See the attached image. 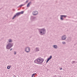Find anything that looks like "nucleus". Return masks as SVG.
Here are the masks:
<instances>
[{"mask_svg": "<svg viewBox=\"0 0 77 77\" xmlns=\"http://www.w3.org/2000/svg\"><path fill=\"white\" fill-rule=\"evenodd\" d=\"M12 40L11 39H9L8 40V42H9L8 43V44L7 45L6 48L7 49L9 50L12 47L13 45H14V44L12 43Z\"/></svg>", "mask_w": 77, "mask_h": 77, "instance_id": "f257e3e1", "label": "nucleus"}, {"mask_svg": "<svg viewBox=\"0 0 77 77\" xmlns=\"http://www.w3.org/2000/svg\"><path fill=\"white\" fill-rule=\"evenodd\" d=\"M44 62V60L41 58H38L34 61V62L37 64H41Z\"/></svg>", "mask_w": 77, "mask_h": 77, "instance_id": "f03ea898", "label": "nucleus"}, {"mask_svg": "<svg viewBox=\"0 0 77 77\" xmlns=\"http://www.w3.org/2000/svg\"><path fill=\"white\" fill-rule=\"evenodd\" d=\"M38 30L41 35H45V33H46V30H45V29L44 28L38 29Z\"/></svg>", "mask_w": 77, "mask_h": 77, "instance_id": "7ed1b4c3", "label": "nucleus"}, {"mask_svg": "<svg viewBox=\"0 0 77 77\" xmlns=\"http://www.w3.org/2000/svg\"><path fill=\"white\" fill-rule=\"evenodd\" d=\"M24 14V11H22L20 12H18L17 13L16 15L12 17V19H14V18H15L16 17H18L19 15H20L21 14Z\"/></svg>", "mask_w": 77, "mask_h": 77, "instance_id": "20e7f679", "label": "nucleus"}, {"mask_svg": "<svg viewBox=\"0 0 77 77\" xmlns=\"http://www.w3.org/2000/svg\"><path fill=\"white\" fill-rule=\"evenodd\" d=\"M38 11H34L32 12V14L34 16H36V15H38Z\"/></svg>", "mask_w": 77, "mask_h": 77, "instance_id": "39448f33", "label": "nucleus"}, {"mask_svg": "<svg viewBox=\"0 0 77 77\" xmlns=\"http://www.w3.org/2000/svg\"><path fill=\"white\" fill-rule=\"evenodd\" d=\"M30 49L29 47L27 46L26 47L25 51L26 53H29L30 51Z\"/></svg>", "mask_w": 77, "mask_h": 77, "instance_id": "423d86ee", "label": "nucleus"}, {"mask_svg": "<svg viewBox=\"0 0 77 77\" xmlns=\"http://www.w3.org/2000/svg\"><path fill=\"white\" fill-rule=\"evenodd\" d=\"M60 17L61 20H63V18H66L67 17V16L66 15H61Z\"/></svg>", "mask_w": 77, "mask_h": 77, "instance_id": "0eeeda50", "label": "nucleus"}, {"mask_svg": "<svg viewBox=\"0 0 77 77\" xmlns=\"http://www.w3.org/2000/svg\"><path fill=\"white\" fill-rule=\"evenodd\" d=\"M66 36L65 35H64L61 37L62 40H66Z\"/></svg>", "mask_w": 77, "mask_h": 77, "instance_id": "6e6552de", "label": "nucleus"}, {"mask_svg": "<svg viewBox=\"0 0 77 77\" xmlns=\"http://www.w3.org/2000/svg\"><path fill=\"white\" fill-rule=\"evenodd\" d=\"M52 59V56L51 55L49 58H48L46 61V63H47L50 59Z\"/></svg>", "mask_w": 77, "mask_h": 77, "instance_id": "1a4fd4ad", "label": "nucleus"}, {"mask_svg": "<svg viewBox=\"0 0 77 77\" xmlns=\"http://www.w3.org/2000/svg\"><path fill=\"white\" fill-rule=\"evenodd\" d=\"M72 39V38H71V37H69L67 38V41L69 42V41H71Z\"/></svg>", "mask_w": 77, "mask_h": 77, "instance_id": "9d476101", "label": "nucleus"}, {"mask_svg": "<svg viewBox=\"0 0 77 77\" xmlns=\"http://www.w3.org/2000/svg\"><path fill=\"white\" fill-rule=\"evenodd\" d=\"M30 5H31V2H29L27 5V7L29 8V7L30 6Z\"/></svg>", "mask_w": 77, "mask_h": 77, "instance_id": "9b49d317", "label": "nucleus"}, {"mask_svg": "<svg viewBox=\"0 0 77 77\" xmlns=\"http://www.w3.org/2000/svg\"><path fill=\"white\" fill-rule=\"evenodd\" d=\"M54 48L55 49H57L58 48L57 45H55L53 46Z\"/></svg>", "mask_w": 77, "mask_h": 77, "instance_id": "f8f14e48", "label": "nucleus"}, {"mask_svg": "<svg viewBox=\"0 0 77 77\" xmlns=\"http://www.w3.org/2000/svg\"><path fill=\"white\" fill-rule=\"evenodd\" d=\"M31 18L33 20H35V19H36V17H33L32 16Z\"/></svg>", "mask_w": 77, "mask_h": 77, "instance_id": "ddd939ff", "label": "nucleus"}, {"mask_svg": "<svg viewBox=\"0 0 77 77\" xmlns=\"http://www.w3.org/2000/svg\"><path fill=\"white\" fill-rule=\"evenodd\" d=\"M35 51H39V48H35Z\"/></svg>", "mask_w": 77, "mask_h": 77, "instance_id": "4468645a", "label": "nucleus"}, {"mask_svg": "<svg viewBox=\"0 0 77 77\" xmlns=\"http://www.w3.org/2000/svg\"><path fill=\"white\" fill-rule=\"evenodd\" d=\"M11 66H8L7 68L8 69H10V68H11Z\"/></svg>", "mask_w": 77, "mask_h": 77, "instance_id": "2eb2a0df", "label": "nucleus"}, {"mask_svg": "<svg viewBox=\"0 0 77 77\" xmlns=\"http://www.w3.org/2000/svg\"><path fill=\"white\" fill-rule=\"evenodd\" d=\"M36 74V73H34L32 75V77H35V75Z\"/></svg>", "mask_w": 77, "mask_h": 77, "instance_id": "dca6fc26", "label": "nucleus"}, {"mask_svg": "<svg viewBox=\"0 0 77 77\" xmlns=\"http://www.w3.org/2000/svg\"><path fill=\"white\" fill-rule=\"evenodd\" d=\"M62 42L63 44L65 45L66 44V42Z\"/></svg>", "mask_w": 77, "mask_h": 77, "instance_id": "f3484780", "label": "nucleus"}, {"mask_svg": "<svg viewBox=\"0 0 77 77\" xmlns=\"http://www.w3.org/2000/svg\"><path fill=\"white\" fill-rule=\"evenodd\" d=\"M24 5H22L20 6V7H22V6H24Z\"/></svg>", "mask_w": 77, "mask_h": 77, "instance_id": "a211bd4d", "label": "nucleus"}, {"mask_svg": "<svg viewBox=\"0 0 77 77\" xmlns=\"http://www.w3.org/2000/svg\"><path fill=\"white\" fill-rule=\"evenodd\" d=\"M75 62V61H72V64H73V63Z\"/></svg>", "mask_w": 77, "mask_h": 77, "instance_id": "6ab92c4d", "label": "nucleus"}, {"mask_svg": "<svg viewBox=\"0 0 77 77\" xmlns=\"http://www.w3.org/2000/svg\"><path fill=\"white\" fill-rule=\"evenodd\" d=\"M29 2V1H28V0H27L26 1V2H25L26 3H27V2Z\"/></svg>", "mask_w": 77, "mask_h": 77, "instance_id": "aec40b11", "label": "nucleus"}, {"mask_svg": "<svg viewBox=\"0 0 77 77\" xmlns=\"http://www.w3.org/2000/svg\"><path fill=\"white\" fill-rule=\"evenodd\" d=\"M60 70H61V69H62V68H60Z\"/></svg>", "mask_w": 77, "mask_h": 77, "instance_id": "412c9836", "label": "nucleus"}, {"mask_svg": "<svg viewBox=\"0 0 77 77\" xmlns=\"http://www.w3.org/2000/svg\"><path fill=\"white\" fill-rule=\"evenodd\" d=\"M17 54V53L15 52H14V54Z\"/></svg>", "mask_w": 77, "mask_h": 77, "instance_id": "4be33fe9", "label": "nucleus"}, {"mask_svg": "<svg viewBox=\"0 0 77 77\" xmlns=\"http://www.w3.org/2000/svg\"><path fill=\"white\" fill-rule=\"evenodd\" d=\"M12 49H13L12 48H11V49H10V51H11V50H12Z\"/></svg>", "mask_w": 77, "mask_h": 77, "instance_id": "5701e85b", "label": "nucleus"}, {"mask_svg": "<svg viewBox=\"0 0 77 77\" xmlns=\"http://www.w3.org/2000/svg\"><path fill=\"white\" fill-rule=\"evenodd\" d=\"M28 0V1H29V0Z\"/></svg>", "mask_w": 77, "mask_h": 77, "instance_id": "b1692460", "label": "nucleus"}]
</instances>
